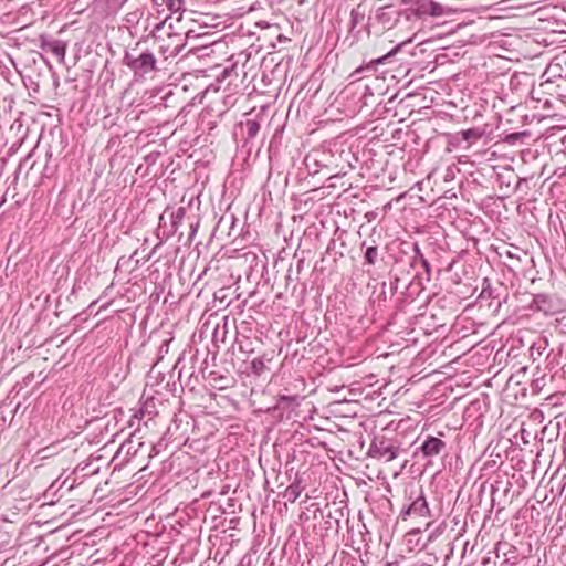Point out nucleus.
Masks as SVG:
<instances>
[{"mask_svg":"<svg viewBox=\"0 0 566 566\" xmlns=\"http://www.w3.org/2000/svg\"><path fill=\"white\" fill-rule=\"evenodd\" d=\"M168 18L156 23L150 32V36L158 44V53L165 59L177 56L186 45V38L182 33L172 31L169 24L166 30Z\"/></svg>","mask_w":566,"mask_h":566,"instance_id":"nucleus-1","label":"nucleus"},{"mask_svg":"<svg viewBox=\"0 0 566 566\" xmlns=\"http://www.w3.org/2000/svg\"><path fill=\"white\" fill-rule=\"evenodd\" d=\"M123 62L134 72L135 76H144L157 70L156 57L149 51L143 52L138 56H135L130 52H126Z\"/></svg>","mask_w":566,"mask_h":566,"instance_id":"nucleus-2","label":"nucleus"},{"mask_svg":"<svg viewBox=\"0 0 566 566\" xmlns=\"http://www.w3.org/2000/svg\"><path fill=\"white\" fill-rule=\"evenodd\" d=\"M399 447L385 436H375L368 450V455L374 459L391 461L398 457Z\"/></svg>","mask_w":566,"mask_h":566,"instance_id":"nucleus-3","label":"nucleus"},{"mask_svg":"<svg viewBox=\"0 0 566 566\" xmlns=\"http://www.w3.org/2000/svg\"><path fill=\"white\" fill-rule=\"evenodd\" d=\"M565 307L564 302L556 295L538 293L533 295V300L528 305V310L541 312L544 315H555L560 313Z\"/></svg>","mask_w":566,"mask_h":566,"instance_id":"nucleus-4","label":"nucleus"},{"mask_svg":"<svg viewBox=\"0 0 566 566\" xmlns=\"http://www.w3.org/2000/svg\"><path fill=\"white\" fill-rule=\"evenodd\" d=\"M417 515L420 517H428L430 516V510L428 502L423 495V492L421 493L412 501L411 504H409L407 507L402 509L400 512V517L402 520H407L408 516Z\"/></svg>","mask_w":566,"mask_h":566,"instance_id":"nucleus-5","label":"nucleus"},{"mask_svg":"<svg viewBox=\"0 0 566 566\" xmlns=\"http://www.w3.org/2000/svg\"><path fill=\"white\" fill-rule=\"evenodd\" d=\"M39 41L43 51L52 52L60 62H64L67 46L64 41L52 39L45 34L40 35Z\"/></svg>","mask_w":566,"mask_h":566,"instance_id":"nucleus-6","label":"nucleus"},{"mask_svg":"<svg viewBox=\"0 0 566 566\" xmlns=\"http://www.w3.org/2000/svg\"><path fill=\"white\" fill-rule=\"evenodd\" d=\"M444 449L446 442L433 436H428L419 447V451L424 458H433L440 454Z\"/></svg>","mask_w":566,"mask_h":566,"instance_id":"nucleus-7","label":"nucleus"},{"mask_svg":"<svg viewBox=\"0 0 566 566\" xmlns=\"http://www.w3.org/2000/svg\"><path fill=\"white\" fill-rule=\"evenodd\" d=\"M401 14H403L402 11L399 12L392 6H386L378 10L376 19L384 28L390 29L396 24L398 17Z\"/></svg>","mask_w":566,"mask_h":566,"instance_id":"nucleus-8","label":"nucleus"},{"mask_svg":"<svg viewBox=\"0 0 566 566\" xmlns=\"http://www.w3.org/2000/svg\"><path fill=\"white\" fill-rule=\"evenodd\" d=\"M411 39L407 40V42H410ZM405 44V42L396 45L391 51H389L388 53L384 54L382 56H379L377 59H373L370 60L369 63H367L365 66H360L358 67L355 73L359 74V73H363L365 70H375V67L379 64H384V63H387L398 51H400V49L402 48V45Z\"/></svg>","mask_w":566,"mask_h":566,"instance_id":"nucleus-9","label":"nucleus"},{"mask_svg":"<svg viewBox=\"0 0 566 566\" xmlns=\"http://www.w3.org/2000/svg\"><path fill=\"white\" fill-rule=\"evenodd\" d=\"M366 8L363 3H359L356 8H353L350 11V29L349 32L353 33L356 27L361 23L365 19Z\"/></svg>","mask_w":566,"mask_h":566,"instance_id":"nucleus-10","label":"nucleus"},{"mask_svg":"<svg viewBox=\"0 0 566 566\" xmlns=\"http://www.w3.org/2000/svg\"><path fill=\"white\" fill-rule=\"evenodd\" d=\"M303 486L301 485V480L296 479L291 485H289L285 490L284 497L293 503L301 495L303 491Z\"/></svg>","mask_w":566,"mask_h":566,"instance_id":"nucleus-11","label":"nucleus"},{"mask_svg":"<svg viewBox=\"0 0 566 566\" xmlns=\"http://www.w3.org/2000/svg\"><path fill=\"white\" fill-rule=\"evenodd\" d=\"M379 260V249L377 245L366 247L364 253V265H375Z\"/></svg>","mask_w":566,"mask_h":566,"instance_id":"nucleus-12","label":"nucleus"},{"mask_svg":"<svg viewBox=\"0 0 566 566\" xmlns=\"http://www.w3.org/2000/svg\"><path fill=\"white\" fill-rule=\"evenodd\" d=\"M185 214H186L185 207H179L175 212L171 213V217H170L171 224H170V231H169L170 234H174L177 231L182 219L185 218Z\"/></svg>","mask_w":566,"mask_h":566,"instance_id":"nucleus-13","label":"nucleus"},{"mask_svg":"<svg viewBox=\"0 0 566 566\" xmlns=\"http://www.w3.org/2000/svg\"><path fill=\"white\" fill-rule=\"evenodd\" d=\"M243 126L245 127L247 140L255 138L261 128L260 123L255 119H247Z\"/></svg>","mask_w":566,"mask_h":566,"instance_id":"nucleus-14","label":"nucleus"},{"mask_svg":"<svg viewBox=\"0 0 566 566\" xmlns=\"http://www.w3.org/2000/svg\"><path fill=\"white\" fill-rule=\"evenodd\" d=\"M527 136L526 132L511 133L505 135L502 140L510 146H514L517 143H523Z\"/></svg>","mask_w":566,"mask_h":566,"instance_id":"nucleus-15","label":"nucleus"},{"mask_svg":"<svg viewBox=\"0 0 566 566\" xmlns=\"http://www.w3.org/2000/svg\"><path fill=\"white\" fill-rule=\"evenodd\" d=\"M462 140L472 143L480 139L483 133L479 128H469L459 133Z\"/></svg>","mask_w":566,"mask_h":566,"instance_id":"nucleus-16","label":"nucleus"},{"mask_svg":"<svg viewBox=\"0 0 566 566\" xmlns=\"http://www.w3.org/2000/svg\"><path fill=\"white\" fill-rule=\"evenodd\" d=\"M427 3L428 15L439 17L443 14L444 10L440 3L434 2L433 0L427 1Z\"/></svg>","mask_w":566,"mask_h":566,"instance_id":"nucleus-17","label":"nucleus"},{"mask_svg":"<svg viewBox=\"0 0 566 566\" xmlns=\"http://www.w3.org/2000/svg\"><path fill=\"white\" fill-rule=\"evenodd\" d=\"M251 373L261 376L266 369L263 358H255L251 361Z\"/></svg>","mask_w":566,"mask_h":566,"instance_id":"nucleus-18","label":"nucleus"},{"mask_svg":"<svg viewBox=\"0 0 566 566\" xmlns=\"http://www.w3.org/2000/svg\"><path fill=\"white\" fill-rule=\"evenodd\" d=\"M166 4L168 10L172 13L179 12L182 9V0H161Z\"/></svg>","mask_w":566,"mask_h":566,"instance_id":"nucleus-19","label":"nucleus"},{"mask_svg":"<svg viewBox=\"0 0 566 566\" xmlns=\"http://www.w3.org/2000/svg\"><path fill=\"white\" fill-rule=\"evenodd\" d=\"M413 252H415V255L412 258V265H415L417 263H421L422 260H427L417 243L413 244Z\"/></svg>","mask_w":566,"mask_h":566,"instance_id":"nucleus-20","label":"nucleus"},{"mask_svg":"<svg viewBox=\"0 0 566 566\" xmlns=\"http://www.w3.org/2000/svg\"><path fill=\"white\" fill-rule=\"evenodd\" d=\"M413 252H415V255L412 258V265H415L417 263H421L422 260H427L417 243L413 244Z\"/></svg>","mask_w":566,"mask_h":566,"instance_id":"nucleus-21","label":"nucleus"},{"mask_svg":"<svg viewBox=\"0 0 566 566\" xmlns=\"http://www.w3.org/2000/svg\"><path fill=\"white\" fill-rule=\"evenodd\" d=\"M419 264L422 266V269L426 272L427 281H430L431 280V265H430L429 261L428 260H422V262L419 263Z\"/></svg>","mask_w":566,"mask_h":566,"instance_id":"nucleus-22","label":"nucleus"},{"mask_svg":"<svg viewBox=\"0 0 566 566\" xmlns=\"http://www.w3.org/2000/svg\"><path fill=\"white\" fill-rule=\"evenodd\" d=\"M400 279L398 276H395L394 280L390 281V293L394 295L398 290Z\"/></svg>","mask_w":566,"mask_h":566,"instance_id":"nucleus-23","label":"nucleus"},{"mask_svg":"<svg viewBox=\"0 0 566 566\" xmlns=\"http://www.w3.org/2000/svg\"><path fill=\"white\" fill-rule=\"evenodd\" d=\"M485 283H488V286H483L480 297H484L485 295H488L489 297L492 296L491 286L488 280H484V284Z\"/></svg>","mask_w":566,"mask_h":566,"instance_id":"nucleus-24","label":"nucleus"},{"mask_svg":"<svg viewBox=\"0 0 566 566\" xmlns=\"http://www.w3.org/2000/svg\"><path fill=\"white\" fill-rule=\"evenodd\" d=\"M234 71V67H226L223 71H222V78H227L231 75V73Z\"/></svg>","mask_w":566,"mask_h":566,"instance_id":"nucleus-25","label":"nucleus"},{"mask_svg":"<svg viewBox=\"0 0 566 566\" xmlns=\"http://www.w3.org/2000/svg\"><path fill=\"white\" fill-rule=\"evenodd\" d=\"M198 227H199V222L190 224V229H191L190 235H189L190 239H192V237L197 233Z\"/></svg>","mask_w":566,"mask_h":566,"instance_id":"nucleus-26","label":"nucleus"},{"mask_svg":"<svg viewBox=\"0 0 566 566\" xmlns=\"http://www.w3.org/2000/svg\"><path fill=\"white\" fill-rule=\"evenodd\" d=\"M239 349L241 352H252L251 348H248V345H243L242 343L239 344Z\"/></svg>","mask_w":566,"mask_h":566,"instance_id":"nucleus-27","label":"nucleus"},{"mask_svg":"<svg viewBox=\"0 0 566 566\" xmlns=\"http://www.w3.org/2000/svg\"><path fill=\"white\" fill-rule=\"evenodd\" d=\"M401 1L403 4L409 6V7L413 6V3L417 2V0H401Z\"/></svg>","mask_w":566,"mask_h":566,"instance_id":"nucleus-28","label":"nucleus"},{"mask_svg":"<svg viewBox=\"0 0 566 566\" xmlns=\"http://www.w3.org/2000/svg\"><path fill=\"white\" fill-rule=\"evenodd\" d=\"M303 263H304V260L301 259L297 261V265H296V269H297V272H301L302 268H303Z\"/></svg>","mask_w":566,"mask_h":566,"instance_id":"nucleus-29","label":"nucleus"},{"mask_svg":"<svg viewBox=\"0 0 566 566\" xmlns=\"http://www.w3.org/2000/svg\"><path fill=\"white\" fill-rule=\"evenodd\" d=\"M281 399H282V400H286V401H291V400H295V397H286V396H283Z\"/></svg>","mask_w":566,"mask_h":566,"instance_id":"nucleus-30","label":"nucleus"},{"mask_svg":"<svg viewBox=\"0 0 566 566\" xmlns=\"http://www.w3.org/2000/svg\"><path fill=\"white\" fill-rule=\"evenodd\" d=\"M385 566H398L397 563H387Z\"/></svg>","mask_w":566,"mask_h":566,"instance_id":"nucleus-31","label":"nucleus"},{"mask_svg":"<svg viewBox=\"0 0 566 566\" xmlns=\"http://www.w3.org/2000/svg\"><path fill=\"white\" fill-rule=\"evenodd\" d=\"M146 412V406L140 409V413L144 415Z\"/></svg>","mask_w":566,"mask_h":566,"instance_id":"nucleus-32","label":"nucleus"},{"mask_svg":"<svg viewBox=\"0 0 566 566\" xmlns=\"http://www.w3.org/2000/svg\"><path fill=\"white\" fill-rule=\"evenodd\" d=\"M164 220V214L160 216L159 221L161 222Z\"/></svg>","mask_w":566,"mask_h":566,"instance_id":"nucleus-33","label":"nucleus"}]
</instances>
